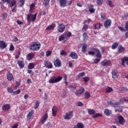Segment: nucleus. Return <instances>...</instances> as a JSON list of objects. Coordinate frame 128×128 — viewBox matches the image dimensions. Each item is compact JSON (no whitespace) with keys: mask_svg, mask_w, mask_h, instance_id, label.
Instances as JSON below:
<instances>
[{"mask_svg":"<svg viewBox=\"0 0 128 128\" xmlns=\"http://www.w3.org/2000/svg\"><path fill=\"white\" fill-rule=\"evenodd\" d=\"M122 66H126L124 63L126 62V64L128 65V57L124 58H122Z\"/></svg>","mask_w":128,"mask_h":128,"instance_id":"obj_23","label":"nucleus"},{"mask_svg":"<svg viewBox=\"0 0 128 128\" xmlns=\"http://www.w3.org/2000/svg\"><path fill=\"white\" fill-rule=\"evenodd\" d=\"M102 116V114H100V113H96L94 115H93L92 116L94 118H95L98 116Z\"/></svg>","mask_w":128,"mask_h":128,"instance_id":"obj_49","label":"nucleus"},{"mask_svg":"<svg viewBox=\"0 0 128 128\" xmlns=\"http://www.w3.org/2000/svg\"><path fill=\"white\" fill-rule=\"evenodd\" d=\"M7 46L4 43V42L0 40V48H6Z\"/></svg>","mask_w":128,"mask_h":128,"instance_id":"obj_26","label":"nucleus"},{"mask_svg":"<svg viewBox=\"0 0 128 128\" xmlns=\"http://www.w3.org/2000/svg\"><path fill=\"white\" fill-rule=\"evenodd\" d=\"M112 22L110 20H106L104 22V26L105 28H108L110 27Z\"/></svg>","mask_w":128,"mask_h":128,"instance_id":"obj_11","label":"nucleus"},{"mask_svg":"<svg viewBox=\"0 0 128 128\" xmlns=\"http://www.w3.org/2000/svg\"><path fill=\"white\" fill-rule=\"evenodd\" d=\"M102 26L103 25L100 23H97L94 24V28L96 30L100 29Z\"/></svg>","mask_w":128,"mask_h":128,"instance_id":"obj_20","label":"nucleus"},{"mask_svg":"<svg viewBox=\"0 0 128 128\" xmlns=\"http://www.w3.org/2000/svg\"><path fill=\"white\" fill-rule=\"evenodd\" d=\"M76 104H77L78 106H83V104H82V102H78L76 103Z\"/></svg>","mask_w":128,"mask_h":128,"instance_id":"obj_63","label":"nucleus"},{"mask_svg":"<svg viewBox=\"0 0 128 128\" xmlns=\"http://www.w3.org/2000/svg\"><path fill=\"white\" fill-rule=\"evenodd\" d=\"M10 50L11 52L12 50H14V45H12V44H11L10 46Z\"/></svg>","mask_w":128,"mask_h":128,"instance_id":"obj_52","label":"nucleus"},{"mask_svg":"<svg viewBox=\"0 0 128 128\" xmlns=\"http://www.w3.org/2000/svg\"><path fill=\"white\" fill-rule=\"evenodd\" d=\"M110 62L109 60H104L102 63L101 64L102 66H108L110 65Z\"/></svg>","mask_w":128,"mask_h":128,"instance_id":"obj_12","label":"nucleus"},{"mask_svg":"<svg viewBox=\"0 0 128 128\" xmlns=\"http://www.w3.org/2000/svg\"><path fill=\"white\" fill-rule=\"evenodd\" d=\"M90 50L92 51L88 52V54L89 55L94 56L95 54V57L97 58H102V56L100 54V50L98 48L92 47Z\"/></svg>","mask_w":128,"mask_h":128,"instance_id":"obj_1","label":"nucleus"},{"mask_svg":"<svg viewBox=\"0 0 128 128\" xmlns=\"http://www.w3.org/2000/svg\"><path fill=\"white\" fill-rule=\"evenodd\" d=\"M62 80V77L58 76L56 78L55 76H52L49 80L50 83H56Z\"/></svg>","mask_w":128,"mask_h":128,"instance_id":"obj_4","label":"nucleus"},{"mask_svg":"<svg viewBox=\"0 0 128 128\" xmlns=\"http://www.w3.org/2000/svg\"><path fill=\"white\" fill-rule=\"evenodd\" d=\"M118 42H114L112 46V50H115L118 48Z\"/></svg>","mask_w":128,"mask_h":128,"instance_id":"obj_33","label":"nucleus"},{"mask_svg":"<svg viewBox=\"0 0 128 128\" xmlns=\"http://www.w3.org/2000/svg\"><path fill=\"white\" fill-rule=\"evenodd\" d=\"M56 24H52L51 25L48 26V30H54L56 28Z\"/></svg>","mask_w":128,"mask_h":128,"instance_id":"obj_34","label":"nucleus"},{"mask_svg":"<svg viewBox=\"0 0 128 128\" xmlns=\"http://www.w3.org/2000/svg\"><path fill=\"white\" fill-rule=\"evenodd\" d=\"M90 93L88 92H86L84 94L85 98L86 99H88L90 97Z\"/></svg>","mask_w":128,"mask_h":128,"instance_id":"obj_40","label":"nucleus"},{"mask_svg":"<svg viewBox=\"0 0 128 128\" xmlns=\"http://www.w3.org/2000/svg\"><path fill=\"white\" fill-rule=\"evenodd\" d=\"M48 113H46L44 114V115L42 117V118L40 120L41 124H44V123L46 122V120H48Z\"/></svg>","mask_w":128,"mask_h":128,"instance_id":"obj_13","label":"nucleus"},{"mask_svg":"<svg viewBox=\"0 0 128 128\" xmlns=\"http://www.w3.org/2000/svg\"><path fill=\"white\" fill-rule=\"evenodd\" d=\"M94 6L92 4L89 6L88 11L90 14H93L95 10L94 8Z\"/></svg>","mask_w":128,"mask_h":128,"instance_id":"obj_29","label":"nucleus"},{"mask_svg":"<svg viewBox=\"0 0 128 128\" xmlns=\"http://www.w3.org/2000/svg\"><path fill=\"white\" fill-rule=\"evenodd\" d=\"M74 115V112L70 111L69 112H66L65 116H64V118L66 120H70L72 118Z\"/></svg>","mask_w":128,"mask_h":128,"instance_id":"obj_6","label":"nucleus"},{"mask_svg":"<svg viewBox=\"0 0 128 128\" xmlns=\"http://www.w3.org/2000/svg\"><path fill=\"white\" fill-rule=\"evenodd\" d=\"M98 5L101 6L103 3V0H96Z\"/></svg>","mask_w":128,"mask_h":128,"instance_id":"obj_47","label":"nucleus"},{"mask_svg":"<svg viewBox=\"0 0 128 128\" xmlns=\"http://www.w3.org/2000/svg\"><path fill=\"white\" fill-rule=\"evenodd\" d=\"M66 36H68V37H70L72 36V34L70 32H68L66 33Z\"/></svg>","mask_w":128,"mask_h":128,"instance_id":"obj_64","label":"nucleus"},{"mask_svg":"<svg viewBox=\"0 0 128 128\" xmlns=\"http://www.w3.org/2000/svg\"><path fill=\"white\" fill-rule=\"evenodd\" d=\"M108 2H107V4H108L109 5V6L110 7V8H112L114 6L113 4H112V0H107Z\"/></svg>","mask_w":128,"mask_h":128,"instance_id":"obj_42","label":"nucleus"},{"mask_svg":"<svg viewBox=\"0 0 128 128\" xmlns=\"http://www.w3.org/2000/svg\"><path fill=\"white\" fill-rule=\"evenodd\" d=\"M87 49V45L86 44H84L82 45V52L84 53L86 52Z\"/></svg>","mask_w":128,"mask_h":128,"instance_id":"obj_35","label":"nucleus"},{"mask_svg":"<svg viewBox=\"0 0 128 128\" xmlns=\"http://www.w3.org/2000/svg\"><path fill=\"white\" fill-rule=\"evenodd\" d=\"M40 46H42V44L38 42H34L32 43L30 45V50H33L34 52L40 50Z\"/></svg>","mask_w":128,"mask_h":128,"instance_id":"obj_2","label":"nucleus"},{"mask_svg":"<svg viewBox=\"0 0 128 128\" xmlns=\"http://www.w3.org/2000/svg\"><path fill=\"white\" fill-rule=\"evenodd\" d=\"M20 94V90L18 89L17 90L14 91L13 96H16V94Z\"/></svg>","mask_w":128,"mask_h":128,"instance_id":"obj_41","label":"nucleus"},{"mask_svg":"<svg viewBox=\"0 0 128 128\" xmlns=\"http://www.w3.org/2000/svg\"><path fill=\"white\" fill-rule=\"evenodd\" d=\"M84 128V125L80 122L78 123L76 126H74V128Z\"/></svg>","mask_w":128,"mask_h":128,"instance_id":"obj_28","label":"nucleus"},{"mask_svg":"<svg viewBox=\"0 0 128 128\" xmlns=\"http://www.w3.org/2000/svg\"><path fill=\"white\" fill-rule=\"evenodd\" d=\"M24 0H20L19 2V6H22L24 4Z\"/></svg>","mask_w":128,"mask_h":128,"instance_id":"obj_46","label":"nucleus"},{"mask_svg":"<svg viewBox=\"0 0 128 128\" xmlns=\"http://www.w3.org/2000/svg\"><path fill=\"white\" fill-rule=\"evenodd\" d=\"M16 7H17V6H16V5L14 6V8H12V12H16Z\"/></svg>","mask_w":128,"mask_h":128,"instance_id":"obj_57","label":"nucleus"},{"mask_svg":"<svg viewBox=\"0 0 128 128\" xmlns=\"http://www.w3.org/2000/svg\"><path fill=\"white\" fill-rule=\"evenodd\" d=\"M6 78L9 82H12V80H14V75H12L10 72H8L7 73Z\"/></svg>","mask_w":128,"mask_h":128,"instance_id":"obj_9","label":"nucleus"},{"mask_svg":"<svg viewBox=\"0 0 128 128\" xmlns=\"http://www.w3.org/2000/svg\"><path fill=\"white\" fill-rule=\"evenodd\" d=\"M105 90L106 93H110L113 91L112 88L110 86H108Z\"/></svg>","mask_w":128,"mask_h":128,"instance_id":"obj_31","label":"nucleus"},{"mask_svg":"<svg viewBox=\"0 0 128 128\" xmlns=\"http://www.w3.org/2000/svg\"><path fill=\"white\" fill-rule=\"evenodd\" d=\"M58 32L62 33L66 30V25L64 24H59L57 28Z\"/></svg>","mask_w":128,"mask_h":128,"instance_id":"obj_5","label":"nucleus"},{"mask_svg":"<svg viewBox=\"0 0 128 128\" xmlns=\"http://www.w3.org/2000/svg\"><path fill=\"white\" fill-rule=\"evenodd\" d=\"M104 113L106 116H110L112 113V111L108 108H106L104 111Z\"/></svg>","mask_w":128,"mask_h":128,"instance_id":"obj_27","label":"nucleus"},{"mask_svg":"<svg viewBox=\"0 0 128 128\" xmlns=\"http://www.w3.org/2000/svg\"><path fill=\"white\" fill-rule=\"evenodd\" d=\"M100 58H94V64H98L100 60Z\"/></svg>","mask_w":128,"mask_h":128,"instance_id":"obj_44","label":"nucleus"},{"mask_svg":"<svg viewBox=\"0 0 128 128\" xmlns=\"http://www.w3.org/2000/svg\"><path fill=\"white\" fill-rule=\"evenodd\" d=\"M88 113L90 114H94L95 113V110L93 109H88Z\"/></svg>","mask_w":128,"mask_h":128,"instance_id":"obj_36","label":"nucleus"},{"mask_svg":"<svg viewBox=\"0 0 128 128\" xmlns=\"http://www.w3.org/2000/svg\"><path fill=\"white\" fill-rule=\"evenodd\" d=\"M84 76H85V72H84L79 74L78 75V78H82Z\"/></svg>","mask_w":128,"mask_h":128,"instance_id":"obj_43","label":"nucleus"},{"mask_svg":"<svg viewBox=\"0 0 128 128\" xmlns=\"http://www.w3.org/2000/svg\"><path fill=\"white\" fill-rule=\"evenodd\" d=\"M82 36H83V38L84 40H86L88 38V36L86 33L84 32Z\"/></svg>","mask_w":128,"mask_h":128,"instance_id":"obj_45","label":"nucleus"},{"mask_svg":"<svg viewBox=\"0 0 128 128\" xmlns=\"http://www.w3.org/2000/svg\"><path fill=\"white\" fill-rule=\"evenodd\" d=\"M38 106H40V102H38V101H37L34 106V109L36 110V108H38Z\"/></svg>","mask_w":128,"mask_h":128,"instance_id":"obj_50","label":"nucleus"},{"mask_svg":"<svg viewBox=\"0 0 128 128\" xmlns=\"http://www.w3.org/2000/svg\"><path fill=\"white\" fill-rule=\"evenodd\" d=\"M66 0H60V5L61 7H66Z\"/></svg>","mask_w":128,"mask_h":128,"instance_id":"obj_18","label":"nucleus"},{"mask_svg":"<svg viewBox=\"0 0 128 128\" xmlns=\"http://www.w3.org/2000/svg\"><path fill=\"white\" fill-rule=\"evenodd\" d=\"M83 80L85 82H87L90 80V78H88V77L86 76V77H84L83 78Z\"/></svg>","mask_w":128,"mask_h":128,"instance_id":"obj_61","label":"nucleus"},{"mask_svg":"<svg viewBox=\"0 0 128 128\" xmlns=\"http://www.w3.org/2000/svg\"><path fill=\"white\" fill-rule=\"evenodd\" d=\"M56 112H58V108L56 106H53L52 108V114L53 116H56Z\"/></svg>","mask_w":128,"mask_h":128,"instance_id":"obj_19","label":"nucleus"},{"mask_svg":"<svg viewBox=\"0 0 128 128\" xmlns=\"http://www.w3.org/2000/svg\"><path fill=\"white\" fill-rule=\"evenodd\" d=\"M112 78L114 79L117 78L119 76L118 73L116 70H112Z\"/></svg>","mask_w":128,"mask_h":128,"instance_id":"obj_15","label":"nucleus"},{"mask_svg":"<svg viewBox=\"0 0 128 128\" xmlns=\"http://www.w3.org/2000/svg\"><path fill=\"white\" fill-rule=\"evenodd\" d=\"M60 53V54L62 56H65L68 54V53H66V52H64V50H62Z\"/></svg>","mask_w":128,"mask_h":128,"instance_id":"obj_56","label":"nucleus"},{"mask_svg":"<svg viewBox=\"0 0 128 128\" xmlns=\"http://www.w3.org/2000/svg\"><path fill=\"white\" fill-rule=\"evenodd\" d=\"M125 29L126 30L128 31V22H127L125 24Z\"/></svg>","mask_w":128,"mask_h":128,"instance_id":"obj_62","label":"nucleus"},{"mask_svg":"<svg viewBox=\"0 0 128 128\" xmlns=\"http://www.w3.org/2000/svg\"><path fill=\"white\" fill-rule=\"evenodd\" d=\"M70 56L72 59H77L78 54L74 52H72L70 54Z\"/></svg>","mask_w":128,"mask_h":128,"instance_id":"obj_25","label":"nucleus"},{"mask_svg":"<svg viewBox=\"0 0 128 128\" xmlns=\"http://www.w3.org/2000/svg\"><path fill=\"white\" fill-rule=\"evenodd\" d=\"M34 6H35V4L34 3L30 5V12H32V10H33L34 8Z\"/></svg>","mask_w":128,"mask_h":128,"instance_id":"obj_48","label":"nucleus"},{"mask_svg":"<svg viewBox=\"0 0 128 128\" xmlns=\"http://www.w3.org/2000/svg\"><path fill=\"white\" fill-rule=\"evenodd\" d=\"M2 110L4 112L10 110V104H4L2 106Z\"/></svg>","mask_w":128,"mask_h":128,"instance_id":"obj_10","label":"nucleus"},{"mask_svg":"<svg viewBox=\"0 0 128 128\" xmlns=\"http://www.w3.org/2000/svg\"><path fill=\"white\" fill-rule=\"evenodd\" d=\"M33 114H34V110H32L28 114V120H30V118H32V116Z\"/></svg>","mask_w":128,"mask_h":128,"instance_id":"obj_30","label":"nucleus"},{"mask_svg":"<svg viewBox=\"0 0 128 128\" xmlns=\"http://www.w3.org/2000/svg\"><path fill=\"white\" fill-rule=\"evenodd\" d=\"M3 16V20H6V18H8V14L7 13H4L2 15Z\"/></svg>","mask_w":128,"mask_h":128,"instance_id":"obj_60","label":"nucleus"},{"mask_svg":"<svg viewBox=\"0 0 128 128\" xmlns=\"http://www.w3.org/2000/svg\"><path fill=\"white\" fill-rule=\"evenodd\" d=\"M118 28L120 31L122 32H125L126 31V30L124 28H122L121 26H118Z\"/></svg>","mask_w":128,"mask_h":128,"instance_id":"obj_59","label":"nucleus"},{"mask_svg":"<svg viewBox=\"0 0 128 128\" xmlns=\"http://www.w3.org/2000/svg\"><path fill=\"white\" fill-rule=\"evenodd\" d=\"M88 26H87V25H84V27L82 28V31H86V30H88Z\"/></svg>","mask_w":128,"mask_h":128,"instance_id":"obj_53","label":"nucleus"},{"mask_svg":"<svg viewBox=\"0 0 128 128\" xmlns=\"http://www.w3.org/2000/svg\"><path fill=\"white\" fill-rule=\"evenodd\" d=\"M18 64L20 68H24V61H20L19 60L18 62Z\"/></svg>","mask_w":128,"mask_h":128,"instance_id":"obj_24","label":"nucleus"},{"mask_svg":"<svg viewBox=\"0 0 128 128\" xmlns=\"http://www.w3.org/2000/svg\"><path fill=\"white\" fill-rule=\"evenodd\" d=\"M36 16H38V13H36L34 14H28L27 15V20L28 22L30 23L31 22H36Z\"/></svg>","mask_w":128,"mask_h":128,"instance_id":"obj_3","label":"nucleus"},{"mask_svg":"<svg viewBox=\"0 0 128 128\" xmlns=\"http://www.w3.org/2000/svg\"><path fill=\"white\" fill-rule=\"evenodd\" d=\"M119 90L122 92H124L126 90V88L124 87H121L119 88Z\"/></svg>","mask_w":128,"mask_h":128,"instance_id":"obj_54","label":"nucleus"},{"mask_svg":"<svg viewBox=\"0 0 128 128\" xmlns=\"http://www.w3.org/2000/svg\"><path fill=\"white\" fill-rule=\"evenodd\" d=\"M20 52H19L18 54H16L15 56V58L16 60H18V58H20Z\"/></svg>","mask_w":128,"mask_h":128,"instance_id":"obj_58","label":"nucleus"},{"mask_svg":"<svg viewBox=\"0 0 128 128\" xmlns=\"http://www.w3.org/2000/svg\"><path fill=\"white\" fill-rule=\"evenodd\" d=\"M34 54L33 53H29L26 56V58L28 60H32L34 58Z\"/></svg>","mask_w":128,"mask_h":128,"instance_id":"obj_16","label":"nucleus"},{"mask_svg":"<svg viewBox=\"0 0 128 128\" xmlns=\"http://www.w3.org/2000/svg\"><path fill=\"white\" fill-rule=\"evenodd\" d=\"M8 4L10 8H12V6H14L16 4V0H10V3Z\"/></svg>","mask_w":128,"mask_h":128,"instance_id":"obj_21","label":"nucleus"},{"mask_svg":"<svg viewBox=\"0 0 128 128\" xmlns=\"http://www.w3.org/2000/svg\"><path fill=\"white\" fill-rule=\"evenodd\" d=\"M118 122L120 124L124 125L125 124V120L122 116L120 115L119 116H118Z\"/></svg>","mask_w":128,"mask_h":128,"instance_id":"obj_7","label":"nucleus"},{"mask_svg":"<svg viewBox=\"0 0 128 128\" xmlns=\"http://www.w3.org/2000/svg\"><path fill=\"white\" fill-rule=\"evenodd\" d=\"M107 103L108 104H110L112 107L116 108V107H118V106H119L118 102L114 103V102H112L110 100H108V101Z\"/></svg>","mask_w":128,"mask_h":128,"instance_id":"obj_14","label":"nucleus"},{"mask_svg":"<svg viewBox=\"0 0 128 128\" xmlns=\"http://www.w3.org/2000/svg\"><path fill=\"white\" fill-rule=\"evenodd\" d=\"M65 38H66L64 37V36L62 35V36H60L59 37L58 40L60 42V41H62V40H64Z\"/></svg>","mask_w":128,"mask_h":128,"instance_id":"obj_51","label":"nucleus"},{"mask_svg":"<svg viewBox=\"0 0 128 128\" xmlns=\"http://www.w3.org/2000/svg\"><path fill=\"white\" fill-rule=\"evenodd\" d=\"M69 88H70V90H74L76 89V87L70 85V86H69Z\"/></svg>","mask_w":128,"mask_h":128,"instance_id":"obj_55","label":"nucleus"},{"mask_svg":"<svg viewBox=\"0 0 128 128\" xmlns=\"http://www.w3.org/2000/svg\"><path fill=\"white\" fill-rule=\"evenodd\" d=\"M84 91V89L82 88H80L79 90H77L76 92V94L78 96H80Z\"/></svg>","mask_w":128,"mask_h":128,"instance_id":"obj_17","label":"nucleus"},{"mask_svg":"<svg viewBox=\"0 0 128 128\" xmlns=\"http://www.w3.org/2000/svg\"><path fill=\"white\" fill-rule=\"evenodd\" d=\"M54 64L56 67H60L62 66V61L60 59L57 58L54 60Z\"/></svg>","mask_w":128,"mask_h":128,"instance_id":"obj_8","label":"nucleus"},{"mask_svg":"<svg viewBox=\"0 0 128 128\" xmlns=\"http://www.w3.org/2000/svg\"><path fill=\"white\" fill-rule=\"evenodd\" d=\"M118 52L119 54H121L125 51V48L122 46V45H120L118 48Z\"/></svg>","mask_w":128,"mask_h":128,"instance_id":"obj_22","label":"nucleus"},{"mask_svg":"<svg viewBox=\"0 0 128 128\" xmlns=\"http://www.w3.org/2000/svg\"><path fill=\"white\" fill-rule=\"evenodd\" d=\"M35 66L36 65H34V63H30L28 65V70H32V68H34Z\"/></svg>","mask_w":128,"mask_h":128,"instance_id":"obj_32","label":"nucleus"},{"mask_svg":"<svg viewBox=\"0 0 128 128\" xmlns=\"http://www.w3.org/2000/svg\"><path fill=\"white\" fill-rule=\"evenodd\" d=\"M124 102H128V100L120 99V102H118L120 105V104H123Z\"/></svg>","mask_w":128,"mask_h":128,"instance_id":"obj_37","label":"nucleus"},{"mask_svg":"<svg viewBox=\"0 0 128 128\" xmlns=\"http://www.w3.org/2000/svg\"><path fill=\"white\" fill-rule=\"evenodd\" d=\"M42 2L45 6H48V0H42Z\"/></svg>","mask_w":128,"mask_h":128,"instance_id":"obj_38","label":"nucleus"},{"mask_svg":"<svg viewBox=\"0 0 128 128\" xmlns=\"http://www.w3.org/2000/svg\"><path fill=\"white\" fill-rule=\"evenodd\" d=\"M8 92H9V94H14V89H12V88L10 87H8Z\"/></svg>","mask_w":128,"mask_h":128,"instance_id":"obj_39","label":"nucleus"}]
</instances>
